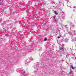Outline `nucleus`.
<instances>
[{
	"label": "nucleus",
	"mask_w": 76,
	"mask_h": 76,
	"mask_svg": "<svg viewBox=\"0 0 76 76\" xmlns=\"http://www.w3.org/2000/svg\"><path fill=\"white\" fill-rule=\"evenodd\" d=\"M61 49H62V48H60V50H61Z\"/></svg>",
	"instance_id": "nucleus-5"
},
{
	"label": "nucleus",
	"mask_w": 76,
	"mask_h": 76,
	"mask_svg": "<svg viewBox=\"0 0 76 76\" xmlns=\"http://www.w3.org/2000/svg\"><path fill=\"white\" fill-rule=\"evenodd\" d=\"M1 4H0V5H1Z\"/></svg>",
	"instance_id": "nucleus-9"
},
{
	"label": "nucleus",
	"mask_w": 76,
	"mask_h": 76,
	"mask_svg": "<svg viewBox=\"0 0 76 76\" xmlns=\"http://www.w3.org/2000/svg\"><path fill=\"white\" fill-rule=\"evenodd\" d=\"M70 67H71L72 69H73V70H74V68H73V67L71 65Z\"/></svg>",
	"instance_id": "nucleus-2"
},
{
	"label": "nucleus",
	"mask_w": 76,
	"mask_h": 76,
	"mask_svg": "<svg viewBox=\"0 0 76 76\" xmlns=\"http://www.w3.org/2000/svg\"><path fill=\"white\" fill-rule=\"evenodd\" d=\"M47 41V39L45 38V39L44 40V41Z\"/></svg>",
	"instance_id": "nucleus-3"
},
{
	"label": "nucleus",
	"mask_w": 76,
	"mask_h": 76,
	"mask_svg": "<svg viewBox=\"0 0 76 76\" xmlns=\"http://www.w3.org/2000/svg\"><path fill=\"white\" fill-rule=\"evenodd\" d=\"M2 0H0V1H1Z\"/></svg>",
	"instance_id": "nucleus-6"
},
{
	"label": "nucleus",
	"mask_w": 76,
	"mask_h": 76,
	"mask_svg": "<svg viewBox=\"0 0 76 76\" xmlns=\"http://www.w3.org/2000/svg\"><path fill=\"white\" fill-rule=\"evenodd\" d=\"M33 8L34 9V7H33Z\"/></svg>",
	"instance_id": "nucleus-8"
},
{
	"label": "nucleus",
	"mask_w": 76,
	"mask_h": 76,
	"mask_svg": "<svg viewBox=\"0 0 76 76\" xmlns=\"http://www.w3.org/2000/svg\"><path fill=\"white\" fill-rule=\"evenodd\" d=\"M60 38V37H58V38Z\"/></svg>",
	"instance_id": "nucleus-4"
},
{
	"label": "nucleus",
	"mask_w": 76,
	"mask_h": 76,
	"mask_svg": "<svg viewBox=\"0 0 76 76\" xmlns=\"http://www.w3.org/2000/svg\"><path fill=\"white\" fill-rule=\"evenodd\" d=\"M54 13H55V14L56 15H58V13L56 11H54Z\"/></svg>",
	"instance_id": "nucleus-1"
},
{
	"label": "nucleus",
	"mask_w": 76,
	"mask_h": 76,
	"mask_svg": "<svg viewBox=\"0 0 76 76\" xmlns=\"http://www.w3.org/2000/svg\"><path fill=\"white\" fill-rule=\"evenodd\" d=\"M62 49H63H63H64L63 48H62Z\"/></svg>",
	"instance_id": "nucleus-7"
}]
</instances>
